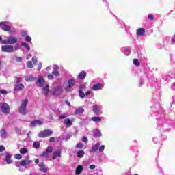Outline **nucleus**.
I'll list each match as a JSON object with an SVG mask.
<instances>
[{"mask_svg": "<svg viewBox=\"0 0 175 175\" xmlns=\"http://www.w3.org/2000/svg\"><path fill=\"white\" fill-rule=\"evenodd\" d=\"M32 162H33L32 160L23 159L20 161L15 162L14 165L16 167H19V172H25V168L24 167L29 166Z\"/></svg>", "mask_w": 175, "mask_h": 175, "instance_id": "1", "label": "nucleus"}, {"mask_svg": "<svg viewBox=\"0 0 175 175\" xmlns=\"http://www.w3.org/2000/svg\"><path fill=\"white\" fill-rule=\"evenodd\" d=\"M157 129H161V126H163V125H166L167 121L166 118H165V115H162L161 113H158L157 115Z\"/></svg>", "mask_w": 175, "mask_h": 175, "instance_id": "2", "label": "nucleus"}, {"mask_svg": "<svg viewBox=\"0 0 175 175\" xmlns=\"http://www.w3.org/2000/svg\"><path fill=\"white\" fill-rule=\"evenodd\" d=\"M75 85H76V79H75V77H72L67 81L66 91H72Z\"/></svg>", "mask_w": 175, "mask_h": 175, "instance_id": "3", "label": "nucleus"}, {"mask_svg": "<svg viewBox=\"0 0 175 175\" xmlns=\"http://www.w3.org/2000/svg\"><path fill=\"white\" fill-rule=\"evenodd\" d=\"M18 42V38L16 36H10L5 40H3V44H16Z\"/></svg>", "mask_w": 175, "mask_h": 175, "instance_id": "4", "label": "nucleus"}, {"mask_svg": "<svg viewBox=\"0 0 175 175\" xmlns=\"http://www.w3.org/2000/svg\"><path fill=\"white\" fill-rule=\"evenodd\" d=\"M27 105H28L27 99H25L22 101L21 105L19 108V113L23 114V116H25V114H27Z\"/></svg>", "mask_w": 175, "mask_h": 175, "instance_id": "5", "label": "nucleus"}, {"mask_svg": "<svg viewBox=\"0 0 175 175\" xmlns=\"http://www.w3.org/2000/svg\"><path fill=\"white\" fill-rule=\"evenodd\" d=\"M53 135V131L51 129H46L40 131L38 133V137L44 138L49 137V136H51Z\"/></svg>", "mask_w": 175, "mask_h": 175, "instance_id": "6", "label": "nucleus"}, {"mask_svg": "<svg viewBox=\"0 0 175 175\" xmlns=\"http://www.w3.org/2000/svg\"><path fill=\"white\" fill-rule=\"evenodd\" d=\"M0 109L4 114H9L10 112V107H9V105L6 103H0Z\"/></svg>", "mask_w": 175, "mask_h": 175, "instance_id": "7", "label": "nucleus"}, {"mask_svg": "<svg viewBox=\"0 0 175 175\" xmlns=\"http://www.w3.org/2000/svg\"><path fill=\"white\" fill-rule=\"evenodd\" d=\"M102 109H103V107L102 105H94L92 108L93 113H94L97 116H100V114L103 113V112L102 111Z\"/></svg>", "mask_w": 175, "mask_h": 175, "instance_id": "8", "label": "nucleus"}, {"mask_svg": "<svg viewBox=\"0 0 175 175\" xmlns=\"http://www.w3.org/2000/svg\"><path fill=\"white\" fill-rule=\"evenodd\" d=\"M1 51L4 53H14V46L12 45H3L1 46Z\"/></svg>", "mask_w": 175, "mask_h": 175, "instance_id": "9", "label": "nucleus"}, {"mask_svg": "<svg viewBox=\"0 0 175 175\" xmlns=\"http://www.w3.org/2000/svg\"><path fill=\"white\" fill-rule=\"evenodd\" d=\"M3 157H4L3 161H5L8 165H10V163H13V160H12V154H10V153L5 152L3 154Z\"/></svg>", "mask_w": 175, "mask_h": 175, "instance_id": "10", "label": "nucleus"}, {"mask_svg": "<svg viewBox=\"0 0 175 175\" xmlns=\"http://www.w3.org/2000/svg\"><path fill=\"white\" fill-rule=\"evenodd\" d=\"M175 78V73H172V72H169L167 75H164L162 76V79L163 80H164V81H166V83H169V81H170V80H172V79H174Z\"/></svg>", "mask_w": 175, "mask_h": 175, "instance_id": "11", "label": "nucleus"}, {"mask_svg": "<svg viewBox=\"0 0 175 175\" xmlns=\"http://www.w3.org/2000/svg\"><path fill=\"white\" fill-rule=\"evenodd\" d=\"M62 87L57 86L51 90V94H53L54 96H58V95L62 94Z\"/></svg>", "mask_w": 175, "mask_h": 175, "instance_id": "12", "label": "nucleus"}, {"mask_svg": "<svg viewBox=\"0 0 175 175\" xmlns=\"http://www.w3.org/2000/svg\"><path fill=\"white\" fill-rule=\"evenodd\" d=\"M10 23L8 21L1 22L0 23V28L3 29V31H5L6 32H9L10 31V26H9Z\"/></svg>", "mask_w": 175, "mask_h": 175, "instance_id": "13", "label": "nucleus"}, {"mask_svg": "<svg viewBox=\"0 0 175 175\" xmlns=\"http://www.w3.org/2000/svg\"><path fill=\"white\" fill-rule=\"evenodd\" d=\"M105 85L103 83H97L92 86V90L93 91H100L103 90Z\"/></svg>", "mask_w": 175, "mask_h": 175, "instance_id": "14", "label": "nucleus"}, {"mask_svg": "<svg viewBox=\"0 0 175 175\" xmlns=\"http://www.w3.org/2000/svg\"><path fill=\"white\" fill-rule=\"evenodd\" d=\"M45 84H46V81L43 78H40L36 81V85H38V87H40V88L44 87Z\"/></svg>", "mask_w": 175, "mask_h": 175, "instance_id": "15", "label": "nucleus"}, {"mask_svg": "<svg viewBox=\"0 0 175 175\" xmlns=\"http://www.w3.org/2000/svg\"><path fill=\"white\" fill-rule=\"evenodd\" d=\"M25 88L24 84L23 83H17L15 85L14 91H23V90Z\"/></svg>", "mask_w": 175, "mask_h": 175, "instance_id": "16", "label": "nucleus"}, {"mask_svg": "<svg viewBox=\"0 0 175 175\" xmlns=\"http://www.w3.org/2000/svg\"><path fill=\"white\" fill-rule=\"evenodd\" d=\"M43 124V122L42 120H36L33 121H31L30 123L31 126L35 127L38 125H42Z\"/></svg>", "mask_w": 175, "mask_h": 175, "instance_id": "17", "label": "nucleus"}, {"mask_svg": "<svg viewBox=\"0 0 175 175\" xmlns=\"http://www.w3.org/2000/svg\"><path fill=\"white\" fill-rule=\"evenodd\" d=\"M64 124L67 128H70L73 125V122L70 121V119L66 118L64 120Z\"/></svg>", "mask_w": 175, "mask_h": 175, "instance_id": "18", "label": "nucleus"}, {"mask_svg": "<svg viewBox=\"0 0 175 175\" xmlns=\"http://www.w3.org/2000/svg\"><path fill=\"white\" fill-rule=\"evenodd\" d=\"M87 77V72L85 71H81L77 76L79 80H84Z\"/></svg>", "mask_w": 175, "mask_h": 175, "instance_id": "19", "label": "nucleus"}, {"mask_svg": "<svg viewBox=\"0 0 175 175\" xmlns=\"http://www.w3.org/2000/svg\"><path fill=\"white\" fill-rule=\"evenodd\" d=\"M0 136L1 139H6V137H8V132L6 131V129H2L0 131Z\"/></svg>", "mask_w": 175, "mask_h": 175, "instance_id": "20", "label": "nucleus"}, {"mask_svg": "<svg viewBox=\"0 0 175 175\" xmlns=\"http://www.w3.org/2000/svg\"><path fill=\"white\" fill-rule=\"evenodd\" d=\"M100 147V143H97L95 145H93L91 148V152H96Z\"/></svg>", "mask_w": 175, "mask_h": 175, "instance_id": "21", "label": "nucleus"}, {"mask_svg": "<svg viewBox=\"0 0 175 175\" xmlns=\"http://www.w3.org/2000/svg\"><path fill=\"white\" fill-rule=\"evenodd\" d=\"M136 33L137 36H143V35L146 33V29H144V28H139L137 29Z\"/></svg>", "mask_w": 175, "mask_h": 175, "instance_id": "22", "label": "nucleus"}, {"mask_svg": "<svg viewBox=\"0 0 175 175\" xmlns=\"http://www.w3.org/2000/svg\"><path fill=\"white\" fill-rule=\"evenodd\" d=\"M50 91V89L49 88V85H46L45 87L42 88V94L45 96H47L49 95V92Z\"/></svg>", "mask_w": 175, "mask_h": 175, "instance_id": "23", "label": "nucleus"}, {"mask_svg": "<svg viewBox=\"0 0 175 175\" xmlns=\"http://www.w3.org/2000/svg\"><path fill=\"white\" fill-rule=\"evenodd\" d=\"M52 157H53V159H57V158H61V150L53 152Z\"/></svg>", "mask_w": 175, "mask_h": 175, "instance_id": "24", "label": "nucleus"}, {"mask_svg": "<svg viewBox=\"0 0 175 175\" xmlns=\"http://www.w3.org/2000/svg\"><path fill=\"white\" fill-rule=\"evenodd\" d=\"M36 77L32 76V75H27L26 77H25V79L26 81H30V82H32V81H35Z\"/></svg>", "mask_w": 175, "mask_h": 175, "instance_id": "25", "label": "nucleus"}, {"mask_svg": "<svg viewBox=\"0 0 175 175\" xmlns=\"http://www.w3.org/2000/svg\"><path fill=\"white\" fill-rule=\"evenodd\" d=\"M121 51L124 53V55H129L131 54V49L126 47L122 48Z\"/></svg>", "mask_w": 175, "mask_h": 175, "instance_id": "26", "label": "nucleus"}, {"mask_svg": "<svg viewBox=\"0 0 175 175\" xmlns=\"http://www.w3.org/2000/svg\"><path fill=\"white\" fill-rule=\"evenodd\" d=\"M83 169H84V167H83V165H79L76 168V171H75V174L76 175H79L81 174V172H83Z\"/></svg>", "mask_w": 175, "mask_h": 175, "instance_id": "27", "label": "nucleus"}, {"mask_svg": "<svg viewBox=\"0 0 175 175\" xmlns=\"http://www.w3.org/2000/svg\"><path fill=\"white\" fill-rule=\"evenodd\" d=\"M93 136L94 137H99L102 136V133H100V130L96 129V130L93 131Z\"/></svg>", "mask_w": 175, "mask_h": 175, "instance_id": "28", "label": "nucleus"}, {"mask_svg": "<svg viewBox=\"0 0 175 175\" xmlns=\"http://www.w3.org/2000/svg\"><path fill=\"white\" fill-rule=\"evenodd\" d=\"M83 113H84V108L83 107H79L75 110V114L76 115L83 114Z\"/></svg>", "mask_w": 175, "mask_h": 175, "instance_id": "29", "label": "nucleus"}, {"mask_svg": "<svg viewBox=\"0 0 175 175\" xmlns=\"http://www.w3.org/2000/svg\"><path fill=\"white\" fill-rule=\"evenodd\" d=\"M92 121H93L94 122H100V121H102V118L99 117V116H94L92 118Z\"/></svg>", "mask_w": 175, "mask_h": 175, "instance_id": "30", "label": "nucleus"}, {"mask_svg": "<svg viewBox=\"0 0 175 175\" xmlns=\"http://www.w3.org/2000/svg\"><path fill=\"white\" fill-rule=\"evenodd\" d=\"M84 154H85V152L83 150H79L77 152V157H78V158H83Z\"/></svg>", "mask_w": 175, "mask_h": 175, "instance_id": "31", "label": "nucleus"}, {"mask_svg": "<svg viewBox=\"0 0 175 175\" xmlns=\"http://www.w3.org/2000/svg\"><path fill=\"white\" fill-rule=\"evenodd\" d=\"M66 117H69V114L68 113H62L59 116V120H64L66 118Z\"/></svg>", "mask_w": 175, "mask_h": 175, "instance_id": "32", "label": "nucleus"}, {"mask_svg": "<svg viewBox=\"0 0 175 175\" xmlns=\"http://www.w3.org/2000/svg\"><path fill=\"white\" fill-rule=\"evenodd\" d=\"M33 147L38 150V148L40 147V142H39V141H36L33 142Z\"/></svg>", "mask_w": 175, "mask_h": 175, "instance_id": "33", "label": "nucleus"}, {"mask_svg": "<svg viewBox=\"0 0 175 175\" xmlns=\"http://www.w3.org/2000/svg\"><path fill=\"white\" fill-rule=\"evenodd\" d=\"M21 46L25 47V49H27L28 51L31 50V46H29V44H27L26 42H22Z\"/></svg>", "mask_w": 175, "mask_h": 175, "instance_id": "34", "label": "nucleus"}, {"mask_svg": "<svg viewBox=\"0 0 175 175\" xmlns=\"http://www.w3.org/2000/svg\"><path fill=\"white\" fill-rule=\"evenodd\" d=\"M16 32H17V30L14 27H10V30L8 31L10 35H12V33H16Z\"/></svg>", "mask_w": 175, "mask_h": 175, "instance_id": "35", "label": "nucleus"}, {"mask_svg": "<svg viewBox=\"0 0 175 175\" xmlns=\"http://www.w3.org/2000/svg\"><path fill=\"white\" fill-rule=\"evenodd\" d=\"M71 137L72 135L66 133L64 135V140H65V142H68V140H70Z\"/></svg>", "mask_w": 175, "mask_h": 175, "instance_id": "36", "label": "nucleus"}, {"mask_svg": "<svg viewBox=\"0 0 175 175\" xmlns=\"http://www.w3.org/2000/svg\"><path fill=\"white\" fill-rule=\"evenodd\" d=\"M40 157L42 158H45V159H47L49 158V153L47 152H42L41 154H40Z\"/></svg>", "mask_w": 175, "mask_h": 175, "instance_id": "37", "label": "nucleus"}, {"mask_svg": "<svg viewBox=\"0 0 175 175\" xmlns=\"http://www.w3.org/2000/svg\"><path fill=\"white\" fill-rule=\"evenodd\" d=\"M52 75H53V76H55L56 77H59L61 76L59 70H53L52 72Z\"/></svg>", "mask_w": 175, "mask_h": 175, "instance_id": "38", "label": "nucleus"}, {"mask_svg": "<svg viewBox=\"0 0 175 175\" xmlns=\"http://www.w3.org/2000/svg\"><path fill=\"white\" fill-rule=\"evenodd\" d=\"M79 98H81L82 99H83V98H85V93H84V92L81 90H79Z\"/></svg>", "mask_w": 175, "mask_h": 175, "instance_id": "39", "label": "nucleus"}, {"mask_svg": "<svg viewBox=\"0 0 175 175\" xmlns=\"http://www.w3.org/2000/svg\"><path fill=\"white\" fill-rule=\"evenodd\" d=\"M86 89H87V87L85 86V85L81 84L79 85V91L84 92L85 91Z\"/></svg>", "mask_w": 175, "mask_h": 175, "instance_id": "40", "label": "nucleus"}, {"mask_svg": "<svg viewBox=\"0 0 175 175\" xmlns=\"http://www.w3.org/2000/svg\"><path fill=\"white\" fill-rule=\"evenodd\" d=\"M19 152L20 154H27V152H28V149L25 148H23L20 149Z\"/></svg>", "mask_w": 175, "mask_h": 175, "instance_id": "41", "label": "nucleus"}, {"mask_svg": "<svg viewBox=\"0 0 175 175\" xmlns=\"http://www.w3.org/2000/svg\"><path fill=\"white\" fill-rule=\"evenodd\" d=\"M48 170H49V169L47 167H46V165L44 167H40V171L42 172L43 173H47Z\"/></svg>", "mask_w": 175, "mask_h": 175, "instance_id": "42", "label": "nucleus"}, {"mask_svg": "<svg viewBox=\"0 0 175 175\" xmlns=\"http://www.w3.org/2000/svg\"><path fill=\"white\" fill-rule=\"evenodd\" d=\"M15 82L16 84H20L21 83V77H15Z\"/></svg>", "mask_w": 175, "mask_h": 175, "instance_id": "43", "label": "nucleus"}, {"mask_svg": "<svg viewBox=\"0 0 175 175\" xmlns=\"http://www.w3.org/2000/svg\"><path fill=\"white\" fill-rule=\"evenodd\" d=\"M25 41L27 42L28 43H31L32 42V38H31V36H26Z\"/></svg>", "mask_w": 175, "mask_h": 175, "instance_id": "44", "label": "nucleus"}, {"mask_svg": "<svg viewBox=\"0 0 175 175\" xmlns=\"http://www.w3.org/2000/svg\"><path fill=\"white\" fill-rule=\"evenodd\" d=\"M133 64L135 65V66H139L140 62H139V59H133Z\"/></svg>", "mask_w": 175, "mask_h": 175, "instance_id": "45", "label": "nucleus"}, {"mask_svg": "<svg viewBox=\"0 0 175 175\" xmlns=\"http://www.w3.org/2000/svg\"><path fill=\"white\" fill-rule=\"evenodd\" d=\"M46 152L47 153H51L53 152V148L51 146H48L46 148Z\"/></svg>", "mask_w": 175, "mask_h": 175, "instance_id": "46", "label": "nucleus"}, {"mask_svg": "<svg viewBox=\"0 0 175 175\" xmlns=\"http://www.w3.org/2000/svg\"><path fill=\"white\" fill-rule=\"evenodd\" d=\"M27 68H33V64H32V61H29L27 62Z\"/></svg>", "mask_w": 175, "mask_h": 175, "instance_id": "47", "label": "nucleus"}, {"mask_svg": "<svg viewBox=\"0 0 175 175\" xmlns=\"http://www.w3.org/2000/svg\"><path fill=\"white\" fill-rule=\"evenodd\" d=\"M148 19L149 20V21H152L154 20V15L152 14H149L148 15Z\"/></svg>", "mask_w": 175, "mask_h": 175, "instance_id": "48", "label": "nucleus"}, {"mask_svg": "<svg viewBox=\"0 0 175 175\" xmlns=\"http://www.w3.org/2000/svg\"><path fill=\"white\" fill-rule=\"evenodd\" d=\"M98 150L100 152H103L105 151V145L99 146Z\"/></svg>", "mask_w": 175, "mask_h": 175, "instance_id": "49", "label": "nucleus"}, {"mask_svg": "<svg viewBox=\"0 0 175 175\" xmlns=\"http://www.w3.org/2000/svg\"><path fill=\"white\" fill-rule=\"evenodd\" d=\"M77 148H83V147H84V144H83V143H78L76 145Z\"/></svg>", "mask_w": 175, "mask_h": 175, "instance_id": "50", "label": "nucleus"}, {"mask_svg": "<svg viewBox=\"0 0 175 175\" xmlns=\"http://www.w3.org/2000/svg\"><path fill=\"white\" fill-rule=\"evenodd\" d=\"M15 132L17 133V135H21V130H20V129L18 127L15 128Z\"/></svg>", "mask_w": 175, "mask_h": 175, "instance_id": "51", "label": "nucleus"}, {"mask_svg": "<svg viewBox=\"0 0 175 175\" xmlns=\"http://www.w3.org/2000/svg\"><path fill=\"white\" fill-rule=\"evenodd\" d=\"M47 77L49 80H54V75H53V73L49 74Z\"/></svg>", "mask_w": 175, "mask_h": 175, "instance_id": "52", "label": "nucleus"}, {"mask_svg": "<svg viewBox=\"0 0 175 175\" xmlns=\"http://www.w3.org/2000/svg\"><path fill=\"white\" fill-rule=\"evenodd\" d=\"M27 33H27V31H21V36H22V38H24V37H25V36H27Z\"/></svg>", "mask_w": 175, "mask_h": 175, "instance_id": "53", "label": "nucleus"}, {"mask_svg": "<svg viewBox=\"0 0 175 175\" xmlns=\"http://www.w3.org/2000/svg\"><path fill=\"white\" fill-rule=\"evenodd\" d=\"M63 140H64V135H62L57 138V142H58L59 143L61 142H63Z\"/></svg>", "mask_w": 175, "mask_h": 175, "instance_id": "54", "label": "nucleus"}, {"mask_svg": "<svg viewBox=\"0 0 175 175\" xmlns=\"http://www.w3.org/2000/svg\"><path fill=\"white\" fill-rule=\"evenodd\" d=\"M14 158H16V159H21V158H23V156L20 154H15Z\"/></svg>", "mask_w": 175, "mask_h": 175, "instance_id": "55", "label": "nucleus"}, {"mask_svg": "<svg viewBox=\"0 0 175 175\" xmlns=\"http://www.w3.org/2000/svg\"><path fill=\"white\" fill-rule=\"evenodd\" d=\"M144 83V79H143V78H141L139 79V87H142V85H143Z\"/></svg>", "mask_w": 175, "mask_h": 175, "instance_id": "56", "label": "nucleus"}, {"mask_svg": "<svg viewBox=\"0 0 175 175\" xmlns=\"http://www.w3.org/2000/svg\"><path fill=\"white\" fill-rule=\"evenodd\" d=\"M82 142H83V143H85V144L88 143V138H87V137H83L82 138Z\"/></svg>", "mask_w": 175, "mask_h": 175, "instance_id": "57", "label": "nucleus"}, {"mask_svg": "<svg viewBox=\"0 0 175 175\" xmlns=\"http://www.w3.org/2000/svg\"><path fill=\"white\" fill-rule=\"evenodd\" d=\"M53 70H59V66H58L57 64H55L53 66Z\"/></svg>", "mask_w": 175, "mask_h": 175, "instance_id": "58", "label": "nucleus"}, {"mask_svg": "<svg viewBox=\"0 0 175 175\" xmlns=\"http://www.w3.org/2000/svg\"><path fill=\"white\" fill-rule=\"evenodd\" d=\"M16 61L17 62H21L23 61V58L22 57H16Z\"/></svg>", "mask_w": 175, "mask_h": 175, "instance_id": "59", "label": "nucleus"}, {"mask_svg": "<svg viewBox=\"0 0 175 175\" xmlns=\"http://www.w3.org/2000/svg\"><path fill=\"white\" fill-rule=\"evenodd\" d=\"M6 148L3 146H0V152H3Z\"/></svg>", "mask_w": 175, "mask_h": 175, "instance_id": "60", "label": "nucleus"}, {"mask_svg": "<svg viewBox=\"0 0 175 175\" xmlns=\"http://www.w3.org/2000/svg\"><path fill=\"white\" fill-rule=\"evenodd\" d=\"M171 43L172 44H175V34L174 35V36L171 38Z\"/></svg>", "mask_w": 175, "mask_h": 175, "instance_id": "61", "label": "nucleus"}, {"mask_svg": "<svg viewBox=\"0 0 175 175\" xmlns=\"http://www.w3.org/2000/svg\"><path fill=\"white\" fill-rule=\"evenodd\" d=\"M38 166L40 168V167H43L44 166H46V165H44V163L43 162H40V163H39Z\"/></svg>", "mask_w": 175, "mask_h": 175, "instance_id": "62", "label": "nucleus"}, {"mask_svg": "<svg viewBox=\"0 0 175 175\" xmlns=\"http://www.w3.org/2000/svg\"><path fill=\"white\" fill-rule=\"evenodd\" d=\"M95 167H96V166H95V165H90L89 166V169H91V170H94V169H95Z\"/></svg>", "mask_w": 175, "mask_h": 175, "instance_id": "63", "label": "nucleus"}, {"mask_svg": "<svg viewBox=\"0 0 175 175\" xmlns=\"http://www.w3.org/2000/svg\"><path fill=\"white\" fill-rule=\"evenodd\" d=\"M172 90H173L174 91H175V83H174L172 86H171Z\"/></svg>", "mask_w": 175, "mask_h": 175, "instance_id": "64", "label": "nucleus"}]
</instances>
